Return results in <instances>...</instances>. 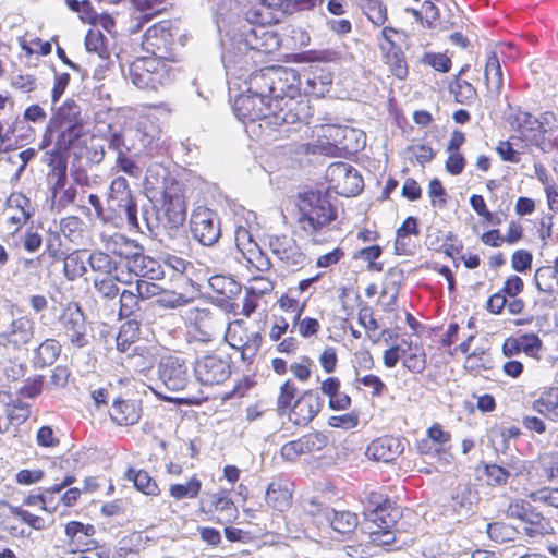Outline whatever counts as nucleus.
I'll list each match as a JSON object with an SVG mask.
<instances>
[{"instance_id": "7ed1b4c3", "label": "nucleus", "mask_w": 558, "mask_h": 558, "mask_svg": "<svg viewBox=\"0 0 558 558\" xmlns=\"http://www.w3.org/2000/svg\"><path fill=\"white\" fill-rule=\"evenodd\" d=\"M511 124L515 131L512 138L519 141L522 149L535 146L542 151H548L556 144L558 119L553 112L546 111L537 118L530 112L518 111L513 116Z\"/></svg>"}, {"instance_id": "79ce46f5", "label": "nucleus", "mask_w": 558, "mask_h": 558, "mask_svg": "<svg viewBox=\"0 0 558 558\" xmlns=\"http://www.w3.org/2000/svg\"><path fill=\"white\" fill-rule=\"evenodd\" d=\"M202 488L201 481L193 476L186 484H173L169 488V494L177 500H181L184 498H195L199 494Z\"/></svg>"}, {"instance_id": "09e8293b", "label": "nucleus", "mask_w": 558, "mask_h": 558, "mask_svg": "<svg viewBox=\"0 0 558 558\" xmlns=\"http://www.w3.org/2000/svg\"><path fill=\"white\" fill-rule=\"evenodd\" d=\"M119 303V316L120 317H130L138 310V303L141 296L138 293H134L129 290H123L120 294Z\"/></svg>"}, {"instance_id": "f704fd0d", "label": "nucleus", "mask_w": 558, "mask_h": 558, "mask_svg": "<svg viewBox=\"0 0 558 558\" xmlns=\"http://www.w3.org/2000/svg\"><path fill=\"white\" fill-rule=\"evenodd\" d=\"M210 288L226 299H233L241 292V284L233 278L216 275L209 278Z\"/></svg>"}, {"instance_id": "680f3d73", "label": "nucleus", "mask_w": 558, "mask_h": 558, "mask_svg": "<svg viewBox=\"0 0 558 558\" xmlns=\"http://www.w3.org/2000/svg\"><path fill=\"white\" fill-rule=\"evenodd\" d=\"M485 474L487 482L490 485H504L507 483L510 476L509 471L497 464H488L485 466Z\"/></svg>"}, {"instance_id": "a19ab883", "label": "nucleus", "mask_w": 558, "mask_h": 558, "mask_svg": "<svg viewBox=\"0 0 558 558\" xmlns=\"http://www.w3.org/2000/svg\"><path fill=\"white\" fill-rule=\"evenodd\" d=\"M128 133L137 138L143 148H150L158 136V130L148 121L138 122L136 128Z\"/></svg>"}, {"instance_id": "bf43d9fd", "label": "nucleus", "mask_w": 558, "mask_h": 558, "mask_svg": "<svg viewBox=\"0 0 558 558\" xmlns=\"http://www.w3.org/2000/svg\"><path fill=\"white\" fill-rule=\"evenodd\" d=\"M10 513L14 517H19L23 522L36 530H44L46 527L45 520L38 515H35L21 507L9 506Z\"/></svg>"}, {"instance_id": "de8ad7c7", "label": "nucleus", "mask_w": 558, "mask_h": 558, "mask_svg": "<svg viewBox=\"0 0 558 558\" xmlns=\"http://www.w3.org/2000/svg\"><path fill=\"white\" fill-rule=\"evenodd\" d=\"M385 62L389 66L392 75L403 80L408 75V65L402 50L384 54Z\"/></svg>"}, {"instance_id": "9b49d317", "label": "nucleus", "mask_w": 558, "mask_h": 558, "mask_svg": "<svg viewBox=\"0 0 558 558\" xmlns=\"http://www.w3.org/2000/svg\"><path fill=\"white\" fill-rule=\"evenodd\" d=\"M35 333V323L27 316L0 319V347L20 350L27 345Z\"/></svg>"}, {"instance_id": "864d4df0", "label": "nucleus", "mask_w": 558, "mask_h": 558, "mask_svg": "<svg viewBox=\"0 0 558 558\" xmlns=\"http://www.w3.org/2000/svg\"><path fill=\"white\" fill-rule=\"evenodd\" d=\"M450 92L454 95V99L460 104H469L476 97V90L466 81H458L451 86Z\"/></svg>"}, {"instance_id": "aec40b11", "label": "nucleus", "mask_w": 558, "mask_h": 558, "mask_svg": "<svg viewBox=\"0 0 558 558\" xmlns=\"http://www.w3.org/2000/svg\"><path fill=\"white\" fill-rule=\"evenodd\" d=\"M201 508L216 513L217 521L221 524H229L238 518V508L225 490L206 494L201 500Z\"/></svg>"}, {"instance_id": "393cba45", "label": "nucleus", "mask_w": 558, "mask_h": 558, "mask_svg": "<svg viewBox=\"0 0 558 558\" xmlns=\"http://www.w3.org/2000/svg\"><path fill=\"white\" fill-rule=\"evenodd\" d=\"M324 521V526H329L339 534H349L353 532L359 524L357 515L347 510H325Z\"/></svg>"}, {"instance_id": "3c124183", "label": "nucleus", "mask_w": 558, "mask_h": 558, "mask_svg": "<svg viewBox=\"0 0 558 558\" xmlns=\"http://www.w3.org/2000/svg\"><path fill=\"white\" fill-rule=\"evenodd\" d=\"M247 252L243 254V257L259 271H267L271 267V263L267 256L259 250L257 245H251V248H246Z\"/></svg>"}, {"instance_id": "4c0bfd02", "label": "nucleus", "mask_w": 558, "mask_h": 558, "mask_svg": "<svg viewBox=\"0 0 558 558\" xmlns=\"http://www.w3.org/2000/svg\"><path fill=\"white\" fill-rule=\"evenodd\" d=\"M140 337V323L137 320L125 322L117 336V348L121 352L128 351Z\"/></svg>"}, {"instance_id": "49530a36", "label": "nucleus", "mask_w": 558, "mask_h": 558, "mask_svg": "<svg viewBox=\"0 0 558 558\" xmlns=\"http://www.w3.org/2000/svg\"><path fill=\"white\" fill-rule=\"evenodd\" d=\"M519 141H513L511 137L509 141H500L497 145V153L504 161L518 163L520 161V153L526 149L520 148Z\"/></svg>"}, {"instance_id": "423d86ee", "label": "nucleus", "mask_w": 558, "mask_h": 558, "mask_svg": "<svg viewBox=\"0 0 558 558\" xmlns=\"http://www.w3.org/2000/svg\"><path fill=\"white\" fill-rule=\"evenodd\" d=\"M300 222L306 232H316L337 218V211L326 193L305 192L299 201Z\"/></svg>"}, {"instance_id": "69168bd1", "label": "nucleus", "mask_w": 558, "mask_h": 558, "mask_svg": "<svg viewBox=\"0 0 558 558\" xmlns=\"http://www.w3.org/2000/svg\"><path fill=\"white\" fill-rule=\"evenodd\" d=\"M518 341L521 352L527 355H534L542 345L539 338L534 333L520 336L518 337Z\"/></svg>"}, {"instance_id": "2eb2a0df", "label": "nucleus", "mask_w": 558, "mask_h": 558, "mask_svg": "<svg viewBox=\"0 0 558 558\" xmlns=\"http://www.w3.org/2000/svg\"><path fill=\"white\" fill-rule=\"evenodd\" d=\"M184 318L190 324L189 333L195 341L207 343L213 340L219 322L209 308L190 307Z\"/></svg>"}, {"instance_id": "6ab92c4d", "label": "nucleus", "mask_w": 558, "mask_h": 558, "mask_svg": "<svg viewBox=\"0 0 558 558\" xmlns=\"http://www.w3.org/2000/svg\"><path fill=\"white\" fill-rule=\"evenodd\" d=\"M170 21H161L146 29L143 38V47L153 56H162L173 44Z\"/></svg>"}, {"instance_id": "f03ea898", "label": "nucleus", "mask_w": 558, "mask_h": 558, "mask_svg": "<svg viewBox=\"0 0 558 558\" xmlns=\"http://www.w3.org/2000/svg\"><path fill=\"white\" fill-rule=\"evenodd\" d=\"M246 20L256 26H244L241 37V46H239V54L233 53L230 49L222 53V62L228 74L235 75L236 64L242 60L245 61L246 50H256L263 53H271L279 48V38L266 25L277 23L279 20L265 4L251 9L246 14Z\"/></svg>"}, {"instance_id": "774afa93", "label": "nucleus", "mask_w": 558, "mask_h": 558, "mask_svg": "<svg viewBox=\"0 0 558 558\" xmlns=\"http://www.w3.org/2000/svg\"><path fill=\"white\" fill-rule=\"evenodd\" d=\"M449 156L446 161V170L452 174H460L465 167V159L460 151H448Z\"/></svg>"}, {"instance_id": "f257e3e1", "label": "nucleus", "mask_w": 558, "mask_h": 558, "mask_svg": "<svg viewBox=\"0 0 558 558\" xmlns=\"http://www.w3.org/2000/svg\"><path fill=\"white\" fill-rule=\"evenodd\" d=\"M234 111L243 123L260 121V128L279 133H288L291 125L307 123L312 117L307 99L293 97L265 99L245 92H241L235 97Z\"/></svg>"}, {"instance_id": "4468645a", "label": "nucleus", "mask_w": 558, "mask_h": 558, "mask_svg": "<svg viewBox=\"0 0 558 558\" xmlns=\"http://www.w3.org/2000/svg\"><path fill=\"white\" fill-rule=\"evenodd\" d=\"M194 373L196 379L203 385H219L229 378L231 367L228 360L208 354L195 362Z\"/></svg>"}, {"instance_id": "39448f33", "label": "nucleus", "mask_w": 558, "mask_h": 558, "mask_svg": "<svg viewBox=\"0 0 558 558\" xmlns=\"http://www.w3.org/2000/svg\"><path fill=\"white\" fill-rule=\"evenodd\" d=\"M129 78L140 89L156 90L172 82V68L163 56L142 57L129 65Z\"/></svg>"}, {"instance_id": "f8f14e48", "label": "nucleus", "mask_w": 558, "mask_h": 558, "mask_svg": "<svg viewBox=\"0 0 558 558\" xmlns=\"http://www.w3.org/2000/svg\"><path fill=\"white\" fill-rule=\"evenodd\" d=\"M226 340L233 349L241 352L244 362L252 363L260 349L262 335L258 331L248 330L244 322L239 319L229 324Z\"/></svg>"}, {"instance_id": "72a5a7b5", "label": "nucleus", "mask_w": 558, "mask_h": 558, "mask_svg": "<svg viewBox=\"0 0 558 558\" xmlns=\"http://www.w3.org/2000/svg\"><path fill=\"white\" fill-rule=\"evenodd\" d=\"M126 478L133 481L134 486L137 490L142 492L148 496H158L160 489L157 483L151 478V476L144 470L135 471L133 469H129L125 474Z\"/></svg>"}, {"instance_id": "c85d7f7f", "label": "nucleus", "mask_w": 558, "mask_h": 558, "mask_svg": "<svg viewBox=\"0 0 558 558\" xmlns=\"http://www.w3.org/2000/svg\"><path fill=\"white\" fill-rule=\"evenodd\" d=\"M78 117V106L74 101H65L51 117L48 130H56L58 126L64 125H81Z\"/></svg>"}, {"instance_id": "5701e85b", "label": "nucleus", "mask_w": 558, "mask_h": 558, "mask_svg": "<svg viewBox=\"0 0 558 558\" xmlns=\"http://www.w3.org/2000/svg\"><path fill=\"white\" fill-rule=\"evenodd\" d=\"M128 267L141 279L159 280L163 277L161 265L151 257L135 253L129 260Z\"/></svg>"}, {"instance_id": "338daca9", "label": "nucleus", "mask_w": 558, "mask_h": 558, "mask_svg": "<svg viewBox=\"0 0 558 558\" xmlns=\"http://www.w3.org/2000/svg\"><path fill=\"white\" fill-rule=\"evenodd\" d=\"M328 423L332 427L351 429L357 425L359 417L353 413H347L342 415L331 416Z\"/></svg>"}, {"instance_id": "cd10ccee", "label": "nucleus", "mask_w": 558, "mask_h": 558, "mask_svg": "<svg viewBox=\"0 0 558 558\" xmlns=\"http://www.w3.org/2000/svg\"><path fill=\"white\" fill-rule=\"evenodd\" d=\"M87 262L95 272V277H109L119 272V263L104 252L96 251L90 253Z\"/></svg>"}, {"instance_id": "1a4fd4ad", "label": "nucleus", "mask_w": 558, "mask_h": 558, "mask_svg": "<svg viewBox=\"0 0 558 558\" xmlns=\"http://www.w3.org/2000/svg\"><path fill=\"white\" fill-rule=\"evenodd\" d=\"M108 209L119 218H125L132 227H137V205L131 194L125 178L117 177L110 184L107 198Z\"/></svg>"}, {"instance_id": "c03bdc74", "label": "nucleus", "mask_w": 558, "mask_h": 558, "mask_svg": "<svg viewBox=\"0 0 558 558\" xmlns=\"http://www.w3.org/2000/svg\"><path fill=\"white\" fill-rule=\"evenodd\" d=\"M518 531L505 522H494L487 524V534L496 543H506L515 538Z\"/></svg>"}, {"instance_id": "37998d69", "label": "nucleus", "mask_w": 558, "mask_h": 558, "mask_svg": "<svg viewBox=\"0 0 558 558\" xmlns=\"http://www.w3.org/2000/svg\"><path fill=\"white\" fill-rule=\"evenodd\" d=\"M403 34L392 27H385L380 33L378 45L384 54L401 50Z\"/></svg>"}, {"instance_id": "8fccbe9b", "label": "nucleus", "mask_w": 558, "mask_h": 558, "mask_svg": "<svg viewBox=\"0 0 558 558\" xmlns=\"http://www.w3.org/2000/svg\"><path fill=\"white\" fill-rule=\"evenodd\" d=\"M532 501L558 508V488L542 487L526 495Z\"/></svg>"}, {"instance_id": "b1692460", "label": "nucleus", "mask_w": 558, "mask_h": 558, "mask_svg": "<svg viewBox=\"0 0 558 558\" xmlns=\"http://www.w3.org/2000/svg\"><path fill=\"white\" fill-rule=\"evenodd\" d=\"M141 405L134 400H116L110 410V416L118 425L136 424L141 418Z\"/></svg>"}, {"instance_id": "9d476101", "label": "nucleus", "mask_w": 558, "mask_h": 558, "mask_svg": "<svg viewBox=\"0 0 558 558\" xmlns=\"http://www.w3.org/2000/svg\"><path fill=\"white\" fill-rule=\"evenodd\" d=\"M329 189L343 196H355L363 189V179L359 171L347 162H333L326 170Z\"/></svg>"}, {"instance_id": "bb28decb", "label": "nucleus", "mask_w": 558, "mask_h": 558, "mask_svg": "<svg viewBox=\"0 0 558 558\" xmlns=\"http://www.w3.org/2000/svg\"><path fill=\"white\" fill-rule=\"evenodd\" d=\"M292 494L288 483L271 482L266 490V502L269 507L283 511L290 507Z\"/></svg>"}, {"instance_id": "6e6d98bb", "label": "nucleus", "mask_w": 558, "mask_h": 558, "mask_svg": "<svg viewBox=\"0 0 558 558\" xmlns=\"http://www.w3.org/2000/svg\"><path fill=\"white\" fill-rule=\"evenodd\" d=\"M298 388L291 380H287L280 387V393L277 400V407L280 414H284L291 405L292 400L295 397Z\"/></svg>"}, {"instance_id": "e433bc0d", "label": "nucleus", "mask_w": 558, "mask_h": 558, "mask_svg": "<svg viewBox=\"0 0 558 558\" xmlns=\"http://www.w3.org/2000/svg\"><path fill=\"white\" fill-rule=\"evenodd\" d=\"M558 275L551 269V266H542L536 269L534 280L537 289L542 292L555 294L558 293Z\"/></svg>"}, {"instance_id": "7c9ffc66", "label": "nucleus", "mask_w": 558, "mask_h": 558, "mask_svg": "<svg viewBox=\"0 0 558 558\" xmlns=\"http://www.w3.org/2000/svg\"><path fill=\"white\" fill-rule=\"evenodd\" d=\"M485 82L490 94L498 96L502 87V73L495 52H490L485 65Z\"/></svg>"}, {"instance_id": "c756f323", "label": "nucleus", "mask_w": 558, "mask_h": 558, "mask_svg": "<svg viewBox=\"0 0 558 558\" xmlns=\"http://www.w3.org/2000/svg\"><path fill=\"white\" fill-rule=\"evenodd\" d=\"M532 409L550 421H558V389L551 388L544 391L533 402Z\"/></svg>"}, {"instance_id": "473e14b6", "label": "nucleus", "mask_w": 558, "mask_h": 558, "mask_svg": "<svg viewBox=\"0 0 558 558\" xmlns=\"http://www.w3.org/2000/svg\"><path fill=\"white\" fill-rule=\"evenodd\" d=\"M57 133L56 147L52 155L66 151L71 145L81 136L82 125H64L54 130Z\"/></svg>"}, {"instance_id": "5fc2aeb1", "label": "nucleus", "mask_w": 558, "mask_h": 558, "mask_svg": "<svg viewBox=\"0 0 558 558\" xmlns=\"http://www.w3.org/2000/svg\"><path fill=\"white\" fill-rule=\"evenodd\" d=\"M274 290L272 281L264 276L253 277L246 287V293L256 298L270 293Z\"/></svg>"}, {"instance_id": "a878e982", "label": "nucleus", "mask_w": 558, "mask_h": 558, "mask_svg": "<svg viewBox=\"0 0 558 558\" xmlns=\"http://www.w3.org/2000/svg\"><path fill=\"white\" fill-rule=\"evenodd\" d=\"M523 522V533L533 539L544 537L554 532V526L549 519L545 518L535 508L527 512Z\"/></svg>"}, {"instance_id": "58836bf2", "label": "nucleus", "mask_w": 558, "mask_h": 558, "mask_svg": "<svg viewBox=\"0 0 558 558\" xmlns=\"http://www.w3.org/2000/svg\"><path fill=\"white\" fill-rule=\"evenodd\" d=\"M93 281L95 290L104 299L112 300L121 293L117 284L122 282L119 274L109 277H94Z\"/></svg>"}, {"instance_id": "c9c22d12", "label": "nucleus", "mask_w": 558, "mask_h": 558, "mask_svg": "<svg viewBox=\"0 0 558 558\" xmlns=\"http://www.w3.org/2000/svg\"><path fill=\"white\" fill-rule=\"evenodd\" d=\"M85 255V252H73L65 257L63 270L69 280H75L86 274L88 262Z\"/></svg>"}, {"instance_id": "6e6552de", "label": "nucleus", "mask_w": 558, "mask_h": 558, "mask_svg": "<svg viewBox=\"0 0 558 558\" xmlns=\"http://www.w3.org/2000/svg\"><path fill=\"white\" fill-rule=\"evenodd\" d=\"M401 513L398 508L390 502H384L383 507L373 508L367 514L368 520L374 524V529L369 527V539L378 546L390 545L395 542L396 536L392 531Z\"/></svg>"}, {"instance_id": "412c9836", "label": "nucleus", "mask_w": 558, "mask_h": 558, "mask_svg": "<svg viewBox=\"0 0 558 558\" xmlns=\"http://www.w3.org/2000/svg\"><path fill=\"white\" fill-rule=\"evenodd\" d=\"M323 403L316 391L307 390L294 402L289 418L295 425H306L318 414Z\"/></svg>"}, {"instance_id": "4be33fe9", "label": "nucleus", "mask_w": 558, "mask_h": 558, "mask_svg": "<svg viewBox=\"0 0 558 558\" xmlns=\"http://www.w3.org/2000/svg\"><path fill=\"white\" fill-rule=\"evenodd\" d=\"M403 451V445L400 439L395 437H381L372 441L366 454L375 461L391 462Z\"/></svg>"}, {"instance_id": "a18cd8bd", "label": "nucleus", "mask_w": 558, "mask_h": 558, "mask_svg": "<svg viewBox=\"0 0 558 558\" xmlns=\"http://www.w3.org/2000/svg\"><path fill=\"white\" fill-rule=\"evenodd\" d=\"M29 413L28 404L19 400L14 401L12 399V402L8 405V411L5 412V422L8 423V426L10 424L20 425L28 418Z\"/></svg>"}, {"instance_id": "20e7f679", "label": "nucleus", "mask_w": 558, "mask_h": 558, "mask_svg": "<svg viewBox=\"0 0 558 558\" xmlns=\"http://www.w3.org/2000/svg\"><path fill=\"white\" fill-rule=\"evenodd\" d=\"M294 82L295 74L293 70L282 66H270L250 74L242 84H239V89L255 94L265 99L295 98L298 90Z\"/></svg>"}, {"instance_id": "052dcab7", "label": "nucleus", "mask_w": 558, "mask_h": 558, "mask_svg": "<svg viewBox=\"0 0 558 558\" xmlns=\"http://www.w3.org/2000/svg\"><path fill=\"white\" fill-rule=\"evenodd\" d=\"M280 454L286 461L290 462L295 461L303 454H306L301 437L286 442L281 447Z\"/></svg>"}, {"instance_id": "0eeeda50", "label": "nucleus", "mask_w": 558, "mask_h": 558, "mask_svg": "<svg viewBox=\"0 0 558 558\" xmlns=\"http://www.w3.org/2000/svg\"><path fill=\"white\" fill-rule=\"evenodd\" d=\"M186 218V205L181 189L175 185L167 187L163 193L162 213L156 217V222L153 223L146 218L147 227L150 231H156V234L161 229L177 230L183 225Z\"/></svg>"}, {"instance_id": "0e129e2a", "label": "nucleus", "mask_w": 558, "mask_h": 558, "mask_svg": "<svg viewBox=\"0 0 558 558\" xmlns=\"http://www.w3.org/2000/svg\"><path fill=\"white\" fill-rule=\"evenodd\" d=\"M116 166L132 178L138 179L142 175V169L125 153L117 155Z\"/></svg>"}, {"instance_id": "a211bd4d", "label": "nucleus", "mask_w": 558, "mask_h": 558, "mask_svg": "<svg viewBox=\"0 0 558 558\" xmlns=\"http://www.w3.org/2000/svg\"><path fill=\"white\" fill-rule=\"evenodd\" d=\"M60 324L73 345L83 348L87 344L85 316L78 304L70 303L64 307Z\"/></svg>"}, {"instance_id": "f3484780", "label": "nucleus", "mask_w": 558, "mask_h": 558, "mask_svg": "<svg viewBox=\"0 0 558 558\" xmlns=\"http://www.w3.org/2000/svg\"><path fill=\"white\" fill-rule=\"evenodd\" d=\"M272 254L292 270L302 268L306 263V255L296 241L289 235H275L269 239Z\"/></svg>"}, {"instance_id": "4d7b16f0", "label": "nucleus", "mask_w": 558, "mask_h": 558, "mask_svg": "<svg viewBox=\"0 0 558 558\" xmlns=\"http://www.w3.org/2000/svg\"><path fill=\"white\" fill-rule=\"evenodd\" d=\"M401 278H402V271L401 270L390 269L387 272V279H389L390 282L386 283L384 289H383V291H381V295H387V294L391 293L390 294V300H389V302L386 305L387 308L396 304L397 294H398V290H399V282H400Z\"/></svg>"}, {"instance_id": "13d9d810", "label": "nucleus", "mask_w": 558, "mask_h": 558, "mask_svg": "<svg viewBox=\"0 0 558 558\" xmlns=\"http://www.w3.org/2000/svg\"><path fill=\"white\" fill-rule=\"evenodd\" d=\"M85 47L89 52H96L100 57H105L107 50L105 47V37L101 32L90 29L85 38Z\"/></svg>"}, {"instance_id": "ddd939ff", "label": "nucleus", "mask_w": 558, "mask_h": 558, "mask_svg": "<svg viewBox=\"0 0 558 558\" xmlns=\"http://www.w3.org/2000/svg\"><path fill=\"white\" fill-rule=\"evenodd\" d=\"M190 223L194 239L205 246L214 245L221 235L219 220L208 208H196L192 213Z\"/></svg>"}, {"instance_id": "603ef678", "label": "nucleus", "mask_w": 558, "mask_h": 558, "mask_svg": "<svg viewBox=\"0 0 558 558\" xmlns=\"http://www.w3.org/2000/svg\"><path fill=\"white\" fill-rule=\"evenodd\" d=\"M306 454L323 450L328 444V437L319 432L305 434L301 437Z\"/></svg>"}, {"instance_id": "e2e57ef3", "label": "nucleus", "mask_w": 558, "mask_h": 558, "mask_svg": "<svg viewBox=\"0 0 558 558\" xmlns=\"http://www.w3.org/2000/svg\"><path fill=\"white\" fill-rule=\"evenodd\" d=\"M155 280L138 279L136 282V292L142 300L159 296L162 288L154 282Z\"/></svg>"}, {"instance_id": "ea45409f", "label": "nucleus", "mask_w": 558, "mask_h": 558, "mask_svg": "<svg viewBox=\"0 0 558 558\" xmlns=\"http://www.w3.org/2000/svg\"><path fill=\"white\" fill-rule=\"evenodd\" d=\"M368 20L376 26H380L387 20L386 8L381 0H355Z\"/></svg>"}, {"instance_id": "dca6fc26", "label": "nucleus", "mask_w": 558, "mask_h": 558, "mask_svg": "<svg viewBox=\"0 0 558 558\" xmlns=\"http://www.w3.org/2000/svg\"><path fill=\"white\" fill-rule=\"evenodd\" d=\"M159 379L170 391H181L191 383L189 367L177 356L163 357L158 367Z\"/></svg>"}, {"instance_id": "2f4dec72", "label": "nucleus", "mask_w": 558, "mask_h": 558, "mask_svg": "<svg viewBox=\"0 0 558 558\" xmlns=\"http://www.w3.org/2000/svg\"><path fill=\"white\" fill-rule=\"evenodd\" d=\"M61 352L60 343L54 339L43 341L34 354V364L36 367H46L54 363Z\"/></svg>"}]
</instances>
